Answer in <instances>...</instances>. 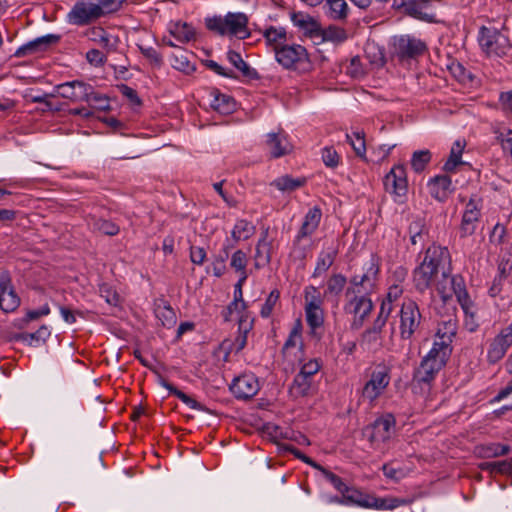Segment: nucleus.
<instances>
[{"mask_svg":"<svg viewBox=\"0 0 512 512\" xmlns=\"http://www.w3.org/2000/svg\"><path fill=\"white\" fill-rule=\"evenodd\" d=\"M378 274L379 266L372 260L363 274H356L350 278V286L345 292L346 297L350 299L345 305V311L355 316L353 326L357 328L363 325L373 310L369 295L376 287Z\"/></svg>","mask_w":512,"mask_h":512,"instance_id":"1","label":"nucleus"},{"mask_svg":"<svg viewBox=\"0 0 512 512\" xmlns=\"http://www.w3.org/2000/svg\"><path fill=\"white\" fill-rule=\"evenodd\" d=\"M448 257L447 248L431 246L426 250L423 261L413 272V282L417 291L423 293L430 287L440 266Z\"/></svg>","mask_w":512,"mask_h":512,"instance_id":"2","label":"nucleus"},{"mask_svg":"<svg viewBox=\"0 0 512 512\" xmlns=\"http://www.w3.org/2000/svg\"><path fill=\"white\" fill-rule=\"evenodd\" d=\"M276 61L287 70L308 73L313 69L307 49L299 44H286L276 49Z\"/></svg>","mask_w":512,"mask_h":512,"instance_id":"3","label":"nucleus"},{"mask_svg":"<svg viewBox=\"0 0 512 512\" xmlns=\"http://www.w3.org/2000/svg\"><path fill=\"white\" fill-rule=\"evenodd\" d=\"M449 356L432 348L422 359L419 367L413 374V382L419 385H430L438 372L446 365Z\"/></svg>","mask_w":512,"mask_h":512,"instance_id":"4","label":"nucleus"},{"mask_svg":"<svg viewBox=\"0 0 512 512\" xmlns=\"http://www.w3.org/2000/svg\"><path fill=\"white\" fill-rule=\"evenodd\" d=\"M400 337L403 340H410L415 332L418 331L422 315L417 303L411 299L403 302L400 312Z\"/></svg>","mask_w":512,"mask_h":512,"instance_id":"5","label":"nucleus"},{"mask_svg":"<svg viewBox=\"0 0 512 512\" xmlns=\"http://www.w3.org/2000/svg\"><path fill=\"white\" fill-rule=\"evenodd\" d=\"M479 44L487 54L505 55L510 48V42L504 33L496 28L482 26L478 38Z\"/></svg>","mask_w":512,"mask_h":512,"instance_id":"6","label":"nucleus"},{"mask_svg":"<svg viewBox=\"0 0 512 512\" xmlns=\"http://www.w3.org/2000/svg\"><path fill=\"white\" fill-rule=\"evenodd\" d=\"M394 426V416L392 414H386L377 418L371 425L365 427L363 434L373 445L383 443L391 438Z\"/></svg>","mask_w":512,"mask_h":512,"instance_id":"7","label":"nucleus"},{"mask_svg":"<svg viewBox=\"0 0 512 512\" xmlns=\"http://www.w3.org/2000/svg\"><path fill=\"white\" fill-rule=\"evenodd\" d=\"M393 48L394 55L399 60H407L422 55L426 49V45L421 40L406 35L395 38Z\"/></svg>","mask_w":512,"mask_h":512,"instance_id":"8","label":"nucleus"},{"mask_svg":"<svg viewBox=\"0 0 512 512\" xmlns=\"http://www.w3.org/2000/svg\"><path fill=\"white\" fill-rule=\"evenodd\" d=\"M385 191L396 196L403 197L408 191L406 169L403 165L394 166L384 177Z\"/></svg>","mask_w":512,"mask_h":512,"instance_id":"9","label":"nucleus"},{"mask_svg":"<svg viewBox=\"0 0 512 512\" xmlns=\"http://www.w3.org/2000/svg\"><path fill=\"white\" fill-rule=\"evenodd\" d=\"M457 333V321L453 318H449L439 324L436 332V339L433 343L432 348H436L437 351L450 357L452 353V342L453 338Z\"/></svg>","mask_w":512,"mask_h":512,"instance_id":"10","label":"nucleus"},{"mask_svg":"<svg viewBox=\"0 0 512 512\" xmlns=\"http://www.w3.org/2000/svg\"><path fill=\"white\" fill-rule=\"evenodd\" d=\"M100 17V8L94 2H77L68 13L69 23L79 26L87 25Z\"/></svg>","mask_w":512,"mask_h":512,"instance_id":"11","label":"nucleus"},{"mask_svg":"<svg viewBox=\"0 0 512 512\" xmlns=\"http://www.w3.org/2000/svg\"><path fill=\"white\" fill-rule=\"evenodd\" d=\"M20 305V298L12 285L8 271L0 273V309L4 312H13Z\"/></svg>","mask_w":512,"mask_h":512,"instance_id":"12","label":"nucleus"},{"mask_svg":"<svg viewBox=\"0 0 512 512\" xmlns=\"http://www.w3.org/2000/svg\"><path fill=\"white\" fill-rule=\"evenodd\" d=\"M512 345V326H508L500 331V333L491 341L487 359L490 363H497L506 354L508 348Z\"/></svg>","mask_w":512,"mask_h":512,"instance_id":"13","label":"nucleus"},{"mask_svg":"<svg viewBox=\"0 0 512 512\" xmlns=\"http://www.w3.org/2000/svg\"><path fill=\"white\" fill-rule=\"evenodd\" d=\"M230 389L236 398L250 399L257 394L260 386L253 374H243L234 379Z\"/></svg>","mask_w":512,"mask_h":512,"instance_id":"14","label":"nucleus"},{"mask_svg":"<svg viewBox=\"0 0 512 512\" xmlns=\"http://www.w3.org/2000/svg\"><path fill=\"white\" fill-rule=\"evenodd\" d=\"M319 471L322 472V474L325 476L327 480L331 482V484L349 501L355 502L363 507H376V508H386L384 504L383 499H373V502L369 501H360L354 498L353 495L349 494V488L347 485L342 481V479L337 476L336 474L332 473L331 471L327 470L322 466V469Z\"/></svg>","mask_w":512,"mask_h":512,"instance_id":"15","label":"nucleus"},{"mask_svg":"<svg viewBox=\"0 0 512 512\" xmlns=\"http://www.w3.org/2000/svg\"><path fill=\"white\" fill-rule=\"evenodd\" d=\"M389 381L390 377L386 369L374 371L362 389V396L373 402L388 386Z\"/></svg>","mask_w":512,"mask_h":512,"instance_id":"16","label":"nucleus"},{"mask_svg":"<svg viewBox=\"0 0 512 512\" xmlns=\"http://www.w3.org/2000/svg\"><path fill=\"white\" fill-rule=\"evenodd\" d=\"M479 202L475 201L472 197L469 202L466 204L465 211L462 216V221L460 225V233L461 237H467L472 235L476 229V223L479 221L481 212L479 207Z\"/></svg>","mask_w":512,"mask_h":512,"instance_id":"17","label":"nucleus"},{"mask_svg":"<svg viewBox=\"0 0 512 512\" xmlns=\"http://www.w3.org/2000/svg\"><path fill=\"white\" fill-rule=\"evenodd\" d=\"M59 40H60V36L55 35V34H48L45 36L38 37V38L24 44L23 46L19 47L16 50L14 56L24 57L27 55H32L37 52L45 51L50 46L58 43Z\"/></svg>","mask_w":512,"mask_h":512,"instance_id":"18","label":"nucleus"},{"mask_svg":"<svg viewBox=\"0 0 512 512\" xmlns=\"http://www.w3.org/2000/svg\"><path fill=\"white\" fill-rule=\"evenodd\" d=\"M226 33H230L239 39H246L250 36L248 30V17L244 13H231L225 16Z\"/></svg>","mask_w":512,"mask_h":512,"instance_id":"19","label":"nucleus"},{"mask_svg":"<svg viewBox=\"0 0 512 512\" xmlns=\"http://www.w3.org/2000/svg\"><path fill=\"white\" fill-rule=\"evenodd\" d=\"M291 20L305 35L311 38H317L319 36L321 25L311 15L304 12H293L291 14Z\"/></svg>","mask_w":512,"mask_h":512,"instance_id":"20","label":"nucleus"},{"mask_svg":"<svg viewBox=\"0 0 512 512\" xmlns=\"http://www.w3.org/2000/svg\"><path fill=\"white\" fill-rule=\"evenodd\" d=\"M432 0H408L402 3L404 13L416 19L431 21L432 15L428 13Z\"/></svg>","mask_w":512,"mask_h":512,"instance_id":"21","label":"nucleus"},{"mask_svg":"<svg viewBox=\"0 0 512 512\" xmlns=\"http://www.w3.org/2000/svg\"><path fill=\"white\" fill-rule=\"evenodd\" d=\"M451 185L452 181L447 175L435 176L428 182L431 196L440 202L447 199Z\"/></svg>","mask_w":512,"mask_h":512,"instance_id":"22","label":"nucleus"},{"mask_svg":"<svg viewBox=\"0 0 512 512\" xmlns=\"http://www.w3.org/2000/svg\"><path fill=\"white\" fill-rule=\"evenodd\" d=\"M443 278L445 281L449 282L451 285V291L455 294L457 297L458 302L462 306V308L465 310V312H468L469 306L471 304L469 295L466 291L464 280L461 276H452L449 277L446 272L443 271L442 273Z\"/></svg>","mask_w":512,"mask_h":512,"instance_id":"23","label":"nucleus"},{"mask_svg":"<svg viewBox=\"0 0 512 512\" xmlns=\"http://www.w3.org/2000/svg\"><path fill=\"white\" fill-rule=\"evenodd\" d=\"M322 217L321 209L313 207L306 214L301 228L296 236V242H299L302 238L310 236L318 228Z\"/></svg>","mask_w":512,"mask_h":512,"instance_id":"24","label":"nucleus"},{"mask_svg":"<svg viewBox=\"0 0 512 512\" xmlns=\"http://www.w3.org/2000/svg\"><path fill=\"white\" fill-rule=\"evenodd\" d=\"M393 311V303H391V291L388 292L387 298L382 301L377 317L368 329L381 335L391 313Z\"/></svg>","mask_w":512,"mask_h":512,"instance_id":"25","label":"nucleus"},{"mask_svg":"<svg viewBox=\"0 0 512 512\" xmlns=\"http://www.w3.org/2000/svg\"><path fill=\"white\" fill-rule=\"evenodd\" d=\"M80 89L83 90L82 101L94 103V107L99 110H109V98L106 95L97 93L89 84H80Z\"/></svg>","mask_w":512,"mask_h":512,"instance_id":"26","label":"nucleus"},{"mask_svg":"<svg viewBox=\"0 0 512 512\" xmlns=\"http://www.w3.org/2000/svg\"><path fill=\"white\" fill-rule=\"evenodd\" d=\"M228 61L237 68L243 75V77L248 78L250 80H259V73L252 67H250L241 57V55L234 51L229 50L227 52Z\"/></svg>","mask_w":512,"mask_h":512,"instance_id":"27","label":"nucleus"},{"mask_svg":"<svg viewBox=\"0 0 512 512\" xmlns=\"http://www.w3.org/2000/svg\"><path fill=\"white\" fill-rule=\"evenodd\" d=\"M337 248L331 246L319 254L316 267L313 272V277H318L325 273L334 263L337 256Z\"/></svg>","mask_w":512,"mask_h":512,"instance_id":"28","label":"nucleus"},{"mask_svg":"<svg viewBox=\"0 0 512 512\" xmlns=\"http://www.w3.org/2000/svg\"><path fill=\"white\" fill-rule=\"evenodd\" d=\"M263 36L266 39L267 44L272 47L274 53L277 48L287 44V32L283 27L276 28L274 26H270L265 29Z\"/></svg>","mask_w":512,"mask_h":512,"instance_id":"29","label":"nucleus"},{"mask_svg":"<svg viewBox=\"0 0 512 512\" xmlns=\"http://www.w3.org/2000/svg\"><path fill=\"white\" fill-rule=\"evenodd\" d=\"M306 178H293L290 175H283L275 179L271 185L275 186L279 191L292 192L296 189L303 187L306 184Z\"/></svg>","mask_w":512,"mask_h":512,"instance_id":"30","label":"nucleus"},{"mask_svg":"<svg viewBox=\"0 0 512 512\" xmlns=\"http://www.w3.org/2000/svg\"><path fill=\"white\" fill-rule=\"evenodd\" d=\"M267 145L269 146L272 156L275 158L284 156L290 151L287 140L276 133H270L268 135Z\"/></svg>","mask_w":512,"mask_h":512,"instance_id":"31","label":"nucleus"},{"mask_svg":"<svg viewBox=\"0 0 512 512\" xmlns=\"http://www.w3.org/2000/svg\"><path fill=\"white\" fill-rule=\"evenodd\" d=\"M310 388H311V380L309 378H307L306 376L302 375L301 373H298L295 376V378L289 388V393L293 398L297 399V398L307 396Z\"/></svg>","mask_w":512,"mask_h":512,"instance_id":"32","label":"nucleus"},{"mask_svg":"<svg viewBox=\"0 0 512 512\" xmlns=\"http://www.w3.org/2000/svg\"><path fill=\"white\" fill-rule=\"evenodd\" d=\"M80 84H85L82 81H71L60 84L57 86L58 94L66 99H70L71 101H82L83 98V90L81 93L77 92V89H80Z\"/></svg>","mask_w":512,"mask_h":512,"instance_id":"33","label":"nucleus"},{"mask_svg":"<svg viewBox=\"0 0 512 512\" xmlns=\"http://www.w3.org/2000/svg\"><path fill=\"white\" fill-rule=\"evenodd\" d=\"M268 229L262 232V237L259 239L256 246L255 258L262 264H268L271 261V242L267 241Z\"/></svg>","mask_w":512,"mask_h":512,"instance_id":"34","label":"nucleus"},{"mask_svg":"<svg viewBox=\"0 0 512 512\" xmlns=\"http://www.w3.org/2000/svg\"><path fill=\"white\" fill-rule=\"evenodd\" d=\"M255 233V226L245 219L236 222L232 230V238L235 242L247 240Z\"/></svg>","mask_w":512,"mask_h":512,"instance_id":"35","label":"nucleus"},{"mask_svg":"<svg viewBox=\"0 0 512 512\" xmlns=\"http://www.w3.org/2000/svg\"><path fill=\"white\" fill-rule=\"evenodd\" d=\"M155 314L162 325L167 328H172L176 324V314L167 302L158 304L155 309Z\"/></svg>","mask_w":512,"mask_h":512,"instance_id":"36","label":"nucleus"},{"mask_svg":"<svg viewBox=\"0 0 512 512\" xmlns=\"http://www.w3.org/2000/svg\"><path fill=\"white\" fill-rule=\"evenodd\" d=\"M318 37L321 38L322 41L342 43L347 39V32L341 27L330 25L328 28H321Z\"/></svg>","mask_w":512,"mask_h":512,"instance_id":"37","label":"nucleus"},{"mask_svg":"<svg viewBox=\"0 0 512 512\" xmlns=\"http://www.w3.org/2000/svg\"><path fill=\"white\" fill-rule=\"evenodd\" d=\"M464 149V144L460 141H456L450 151L449 158L445 162L443 169L446 172H453L456 167L462 164L461 156Z\"/></svg>","mask_w":512,"mask_h":512,"instance_id":"38","label":"nucleus"},{"mask_svg":"<svg viewBox=\"0 0 512 512\" xmlns=\"http://www.w3.org/2000/svg\"><path fill=\"white\" fill-rule=\"evenodd\" d=\"M171 34L180 42L187 43L195 36L194 29L187 23H175L170 29Z\"/></svg>","mask_w":512,"mask_h":512,"instance_id":"39","label":"nucleus"},{"mask_svg":"<svg viewBox=\"0 0 512 512\" xmlns=\"http://www.w3.org/2000/svg\"><path fill=\"white\" fill-rule=\"evenodd\" d=\"M50 331L49 329L43 325L36 332L33 333H19L14 336L16 341H22L27 343L28 345H32L34 341H45L47 337H49Z\"/></svg>","mask_w":512,"mask_h":512,"instance_id":"40","label":"nucleus"},{"mask_svg":"<svg viewBox=\"0 0 512 512\" xmlns=\"http://www.w3.org/2000/svg\"><path fill=\"white\" fill-rule=\"evenodd\" d=\"M432 154L429 150L415 151L411 158V167L416 173L424 171L428 163L431 161Z\"/></svg>","mask_w":512,"mask_h":512,"instance_id":"41","label":"nucleus"},{"mask_svg":"<svg viewBox=\"0 0 512 512\" xmlns=\"http://www.w3.org/2000/svg\"><path fill=\"white\" fill-rule=\"evenodd\" d=\"M91 220L93 229L104 235L114 236L119 233V226L109 220L95 217H92Z\"/></svg>","mask_w":512,"mask_h":512,"instance_id":"42","label":"nucleus"},{"mask_svg":"<svg viewBox=\"0 0 512 512\" xmlns=\"http://www.w3.org/2000/svg\"><path fill=\"white\" fill-rule=\"evenodd\" d=\"M91 40L98 42L108 52L114 51L116 46L112 43L107 32L101 27H94L91 29Z\"/></svg>","mask_w":512,"mask_h":512,"instance_id":"43","label":"nucleus"},{"mask_svg":"<svg viewBox=\"0 0 512 512\" xmlns=\"http://www.w3.org/2000/svg\"><path fill=\"white\" fill-rule=\"evenodd\" d=\"M330 9V17L335 20H343L348 13V5L345 0H326Z\"/></svg>","mask_w":512,"mask_h":512,"instance_id":"44","label":"nucleus"},{"mask_svg":"<svg viewBox=\"0 0 512 512\" xmlns=\"http://www.w3.org/2000/svg\"><path fill=\"white\" fill-rule=\"evenodd\" d=\"M71 466L69 455L63 451L58 452L51 460L50 468L55 473H63Z\"/></svg>","mask_w":512,"mask_h":512,"instance_id":"45","label":"nucleus"},{"mask_svg":"<svg viewBox=\"0 0 512 512\" xmlns=\"http://www.w3.org/2000/svg\"><path fill=\"white\" fill-rule=\"evenodd\" d=\"M233 245H226L218 256L215 257L213 262V274L216 277H221L226 271L225 261L229 257V251Z\"/></svg>","mask_w":512,"mask_h":512,"instance_id":"46","label":"nucleus"},{"mask_svg":"<svg viewBox=\"0 0 512 512\" xmlns=\"http://www.w3.org/2000/svg\"><path fill=\"white\" fill-rule=\"evenodd\" d=\"M305 308L321 307L323 300L319 290L314 286H308L304 292Z\"/></svg>","mask_w":512,"mask_h":512,"instance_id":"47","label":"nucleus"},{"mask_svg":"<svg viewBox=\"0 0 512 512\" xmlns=\"http://www.w3.org/2000/svg\"><path fill=\"white\" fill-rule=\"evenodd\" d=\"M307 324L314 330L324 323V313L321 307L305 308Z\"/></svg>","mask_w":512,"mask_h":512,"instance_id":"48","label":"nucleus"},{"mask_svg":"<svg viewBox=\"0 0 512 512\" xmlns=\"http://www.w3.org/2000/svg\"><path fill=\"white\" fill-rule=\"evenodd\" d=\"M346 277L342 274H333L328 282H327V289L326 294H334L338 295L342 292L345 284H346Z\"/></svg>","mask_w":512,"mask_h":512,"instance_id":"49","label":"nucleus"},{"mask_svg":"<svg viewBox=\"0 0 512 512\" xmlns=\"http://www.w3.org/2000/svg\"><path fill=\"white\" fill-rule=\"evenodd\" d=\"M234 101L230 96L224 94H217L212 103V107L222 113H229L234 108Z\"/></svg>","mask_w":512,"mask_h":512,"instance_id":"50","label":"nucleus"},{"mask_svg":"<svg viewBox=\"0 0 512 512\" xmlns=\"http://www.w3.org/2000/svg\"><path fill=\"white\" fill-rule=\"evenodd\" d=\"M356 140H353L349 134H346V139L352 146L356 155L360 158H365L366 153V143L364 138V133H354Z\"/></svg>","mask_w":512,"mask_h":512,"instance_id":"51","label":"nucleus"},{"mask_svg":"<svg viewBox=\"0 0 512 512\" xmlns=\"http://www.w3.org/2000/svg\"><path fill=\"white\" fill-rule=\"evenodd\" d=\"M482 470H488L490 472H497L501 474L510 473L512 471V465L507 461H496V462H483L479 465Z\"/></svg>","mask_w":512,"mask_h":512,"instance_id":"52","label":"nucleus"},{"mask_svg":"<svg viewBox=\"0 0 512 512\" xmlns=\"http://www.w3.org/2000/svg\"><path fill=\"white\" fill-rule=\"evenodd\" d=\"M322 160L326 167L336 168L340 162V156L333 147H325L322 150Z\"/></svg>","mask_w":512,"mask_h":512,"instance_id":"53","label":"nucleus"},{"mask_svg":"<svg viewBox=\"0 0 512 512\" xmlns=\"http://www.w3.org/2000/svg\"><path fill=\"white\" fill-rule=\"evenodd\" d=\"M205 24L207 29H209L210 31L216 32L219 35L226 34L225 17L222 18L220 16H214L211 18H207L205 20Z\"/></svg>","mask_w":512,"mask_h":512,"instance_id":"54","label":"nucleus"},{"mask_svg":"<svg viewBox=\"0 0 512 512\" xmlns=\"http://www.w3.org/2000/svg\"><path fill=\"white\" fill-rule=\"evenodd\" d=\"M278 299H279V291L272 290L261 308L260 314L262 317L267 318L271 315Z\"/></svg>","mask_w":512,"mask_h":512,"instance_id":"55","label":"nucleus"},{"mask_svg":"<svg viewBox=\"0 0 512 512\" xmlns=\"http://www.w3.org/2000/svg\"><path fill=\"white\" fill-rule=\"evenodd\" d=\"M448 69L451 72V74L460 82H465L466 80H471V74L459 62H452L448 66Z\"/></svg>","mask_w":512,"mask_h":512,"instance_id":"56","label":"nucleus"},{"mask_svg":"<svg viewBox=\"0 0 512 512\" xmlns=\"http://www.w3.org/2000/svg\"><path fill=\"white\" fill-rule=\"evenodd\" d=\"M381 339L382 337L380 334L366 329L361 335V345L370 349L375 345H380Z\"/></svg>","mask_w":512,"mask_h":512,"instance_id":"57","label":"nucleus"},{"mask_svg":"<svg viewBox=\"0 0 512 512\" xmlns=\"http://www.w3.org/2000/svg\"><path fill=\"white\" fill-rule=\"evenodd\" d=\"M246 264H247V257H246V254L242 251V250H237L236 252L233 253L232 257H231V267L234 268L236 271H241L242 272V275L245 272V268H246Z\"/></svg>","mask_w":512,"mask_h":512,"instance_id":"58","label":"nucleus"},{"mask_svg":"<svg viewBox=\"0 0 512 512\" xmlns=\"http://www.w3.org/2000/svg\"><path fill=\"white\" fill-rule=\"evenodd\" d=\"M121 4L122 0H99V2H94V5L100 8V16L104 15V13L117 11Z\"/></svg>","mask_w":512,"mask_h":512,"instance_id":"59","label":"nucleus"},{"mask_svg":"<svg viewBox=\"0 0 512 512\" xmlns=\"http://www.w3.org/2000/svg\"><path fill=\"white\" fill-rule=\"evenodd\" d=\"M301 329H302V325H301V322L298 320L295 323L294 327L291 329L288 339L284 343L283 352H285L286 350H288L291 347L296 346L297 340L301 338Z\"/></svg>","mask_w":512,"mask_h":512,"instance_id":"60","label":"nucleus"},{"mask_svg":"<svg viewBox=\"0 0 512 512\" xmlns=\"http://www.w3.org/2000/svg\"><path fill=\"white\" fill-rule=\"evenodd\" d=\"M87 61L96 67L103 66L106 62V55L98 49H91L86 53Z\"/></svg>","mask_w":512,"mask_h":512,"instance_id":"61","label":"nucleus"},{"mask_svg":"<svg viewBox=\"0 0 512 512\" xmlns=\"http://www.w3.org/2000/svg\"><path fill=\"white\" fill-rule=\"evenodd\" d=\"M285 450L293 454L296 458L302 460L306 464L312 466L313 468L320 470L322 469V466L318 463H316L314 460H312L310 457L306 456L304 453H302L299 449L292 445L285 446Z\"/></svg>","mask_w":512,"mask_h":512,"instance_id":"62","label":"nucleus"},{"mask_svg":"<svg viewBox=\"0 0 512 512\" xmlns=\"http://www.w3.org/2000/svg\"><path fill=\"white\" fill-rule=\"evenodd\" d=\"M320 367L321 365L318 362V360L312 359L301 367L299 373H301L302 375L306 376L311 380L312 377L319 371Z\"/></svg>","mask_w":512,"mask_h":512,"instance_id":"63","label":"nucleus"},{"mask_svg":"<svg viewBox=\"0 0 512 512\" xmlns=\"http://www.w3.org/2000/svg\"><path fill=\"white\" fill-rule=\"evenodd\" d=\"M511 396V402L504 403L501 407L502 410H512V380L509 385L502 389L498 395L494 398V401H501Z\"/></svg>","mask_w":512,"mask_h":512,"instance_id":"64","label":"nucleus"}]
</instances>
